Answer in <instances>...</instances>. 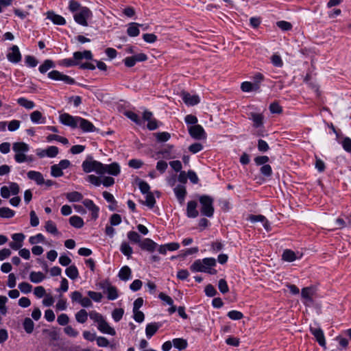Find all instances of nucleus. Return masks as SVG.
Instances as JSON below:
<instances>
[{"label":"nucleus","instance_id":"39","mask_svg":"<svg viewBox=\"0 0 351 351\" xmlns=\"http://www.w3.org/2000/svg\"><path fill=\"white\" fill-rule=\"evenodd\" d=\"M139 25L142 26V25H139L136 23H131L127 29V34L128 36L131 37L138 36L140 34V30L138 29Z\"/></svg>","mask_w":351,"mask_h":351},{"label":"nucleus","instance_id":"49","mask_svg":"<svg viewBox=\"0 0 351 351\" xmlns=\"http://www.w3.org/2000/svg\"><path fill=\"white\" fill-rule=\"evenodd\" d=\"M128 239L134 243H140L141 242V237L140 235L135 231H130L128 232Z\"/></svg>","mask_w":351,"mask_h":351},{"label":"nucleus","instance_id":"28","mask_svg":"<svg viewBox=\"0 0 351 351\" xmlns=\"http://www.w3.org/2000/svg\"><path fill=\"white\" fill-rule=\"evenodd\" d=\"M56 66L54 62L51 60L47 59L45 60L43 64H41L38 67V71L40 73L45 74L49 69H53Z\"/></svg>","mask_w":351,"mask_h":351},{"label":"nucleus","instance_id":"14","mask_svg":"<svg viewBox=\"0 0 351 351\" xmlns=\"http://www.w3.org/2000/svg\"><path fill=\"white\" fill-rule=\"evenodd\" d=\"M84 206L91 212V216L93 219L99 217V208L90 199H85L82 202Z\"/></svg>","mask_w":351,"mask_h":351},{"label":"nucleus","instance_id":"13","mask_svg":"<svg viewBox=\"0 0 351 351\" xmlns=\"http://www.w3.org/2000/svg\"><path fill=\"white\" fill-rule=\"evenodd\" d=\"M73 58L74 61H76V66H80V62L83 59L88 60H93V53L90 50H84V51H75L73 53Z\"/></svg>","mask_w":351,"mask_h":351},{"label":"nucleus","instance_id":"20","mask_svg":"<svg viewBox=\"0 0 351 351\" xmlns=\"http://www.w3.org/2000/svg\"><path fill=\"white\" fill-rule=\"evenodd\" d=\"M161 326L162 324L160 322H152L148 324L145 328L146 337L148 339L152 338Z\"/></svg>","mask_w":351,"mask_h":351},{"label":"nucleus","instance_id":"60","mask_svg":"<svg viewBox=\"0 0 351 351\" xmlns=\"http://www.w3.org/2000/svg\"><path fill=\"white\" fill-rule=\"evenodd\" d=\"M260 172L263 176L269 177L272 174L271 167L268 164L265 165L261 167Z\"/></svg>","mask_w":351,"mask_h":351},{"label":"nucleus","instance_id":"38","mask_svg":"<svg viewBox=\"0 0 351 351\" xmlns=\"http://www.w3.org/2000/svg\"><path fill=\"white\" fill-rule=\"evenodd\" d=\"M172 343L173 346L180 350H184L188 346L187 341L182 338L173 339Z\"/></svg>","mask_w":351,"mask_h":351},{"label":"nucleus","instance_id":"51","mask_svg":"<svg viewBox=\"0 0 351 351\" xmlns=\"http://www.w3.org/2000/svg\"><path fill=\"white\" fill-rule=\"evenodd\" d=\"M269 158L267 156H258L254 158V161L257 166H263L267 165Z\"/></svg>","mask_w":351,"mask_h":351},{"label":"nucleus","instance_id":"45","mask_svg":"<svg viewBox=\"0 0 351 351\" xmlns=\"http://www.w3.org/2000/svg\"><path fill=\"white\" fill-rule=\"evenodd\" d=\"M120 251L125 256L128 258L131 256L133 253V250L127 242H123L120 247Z\"/></svg>","mask_w":351,"mask_h":351},{"label":"nucleus","instance_id":"33","mask_svg":"<svg viewBox=\"0 0 351 351\" xmlns=\"http://www.w3.org/2000/svg\"><path fill=\"white\" fill-rule=\"evenodd\" d=\"M45 278V276L41 271H32L29 274V280L34 283H40Z\"/></svg>","mask_w":351,"mask_h":351},{"label":"nucleus","instance_id":"25","mask_svg":"<svg viewBox=\"0 0 351 351\" xmlns=\"http://www.w3.org/2000/svg\"><path fill=\"white\" fill-rule=\"evenodd\" d=\"M30 120L36 124L45 123L46 122V118L38 110H35L30 114Z\"/></svg>","mask_w":351,"mask_h":351},{"label":"nucleus","instance_id":"37","mask_svg":"<svg viewBox=\"0 0 351 351\" xmlns=\"http://www.w3.org/2000/svg\"><path fill=\"white\" fill-rule=\"evenodd\" d=\"M88 316L89 313H88L85 309L80 310L75 315L76 321L80 324L85 323L87 321Z\"/></svg>","mask_w":351,"mask_h":351},{"label":"nucleus","instance_id":"55","mask_svg":"<svg viewBox=\"0 0 351 351\" xmlns=\"http://www.w3.org/2000/svg\"><path fill=\"white\" fill-rule=\"evenodd\" d=\"M218 288L223 294L227 293L229 291V287L225 279H220L219 280Z\"/></svg>","mask_w":351,"mask_h":351},{"label":"nucleus","instance_id":"64","mask_svg":"<svg viewBox=\"0 0 351 351\" xmlns=\"http://www.w3.org/2000/svg\"><path fill=\"white\" fill-rule=\"evenodd\" d=\"M156 136L157 141L160 142H167L171 137L170 134L167 132H158Z\"/></svg>","mask_w":351,"mask_h":351},{"label":"nucleus","instance_id":"44","mask_svg":"<svg viewBox=\"0 0 351 351\" xmlns=\"http://www.w3.org/2000/svg\"><path fill=\"white\" fill-rule=\"evenodd\" d=\"M47 141L48 142L56 141L64 145H67L69 143V141L66 138L56 134H49L47 137Z\"/></svg>","mask_w":351,"mask_h":351},{"label":"nucleus","instance_id":"26","mask_svg":"<svg viewBox=\"0 0 351 351\" xmlns=\"http://www.w3.org/2000/svg\"><path fill=\"white\" fill-rule=\"evenodd\" d=\"M12 149L15 153L25 154L29 150V146L23 142H16L13 143Z\"/></svg>","mask_w":351,"mask_h":351},{"label":"nucleus","instance_id":"42","mask_svg":"<svg viewBox=\"0 0 351 351\" xmlns=\"http://www.w3.org/2000/svg\"><path fill=\"white\" fill-rule=\"evenodd\" d=\"M124 114L130 119L131 121L134 122L136 125H141L142 120L140 117L135 112L132 111H125Z\"/></svg>","mask_w":351,"mask_h":351},{"label":"nucleus","instance_id":"17","mask_svg":"<svg viewBox=\"0 0 351 351\" xmlns=\"http://www.w3.org/2000/svg\"><path fill=\"white\" fill-rule=\"evenodd\" d=\"M173 192L179 204L182 205L187 194L186 187L182 184H179L173 189Z\"/></svg>","mask_w":351,"mask_h":351},{"label":"nucleus","instance_id":"19","mask_svg":"<svg viewBox=\"0 0 351 351\" xmlns=\"http://www.w3.org/2000/svg\"><path fill=\"white\" fill-rule=\"evenodd\" d=\"M302 256V254H300L299 252L295 253L291 250H284L282 254V259L286 262H293L297 259H300Z\"/></svg>","mask_w":351,"mask_h":351},{"label":"nucleus","instance_id":"12","mask_svg":"<svg viewBox=\"0 0 351 351\" xmlns=\"http://www.w3.org/2000/svg\"><path fill=\"white\" fill-rule=\"evenodd\" d=\"M103 168H101L102 175L108 173L113 176H117L120 173L121 168L117 162H112L110 165L103 164Z\"/></svg>","mask_w":351,"mask_h":351},{"label":"nucleus","instance_id":"6","mask_svg":"<svg viewBox=\"0 0 351 351\" xmlns=\"http://www.w3.org/2000/svg\"><path fill=\"white\" fill-rule=\"evenodd\" d=\"M48 77L53 80L63 81L67 84H75V80L69 75H64L57 70H53L48 73Z\"/></svg>","mask_w":351,"mask_h":351},{"label":"nucleus","instance_id":"21","mask_svg":"<svg viewBox=\"0 0 351 351\" xmlns=\"http://www.w3.org/2000/svg\"><path fill=\"white\" fill-rule=\"evenodd\" d=\"M97 328L102 333L110 335L112 336L116 335L115 330L110 326L108 322H106L105 319H104L100 323L98 324Z\"/></svg>","mask_w":351,"mask_h":351},{"label":"nucleus","instance_id":"10","mask_svg":"<svg viewBox=\"0 0 351 351\" xmlns=\"http://www.w3.org/2000/svg\"><path fill=\"white\" fill-rule=\"evenodd\" d=\"M9 62L17 64L21 60V53L17 45H12L6 55Z\"/></svg>","mask_w":351,"mask_h":351},{"label":"nucleus","instance_id":"58","mask_svg":"<svg viewBox=\"0 0 351 351\" xmlns=\"http://www.w3.org/2000/svg\"><path fill=\"white\" fill-rule=\"evenodd\" d=\"M25 64L29 67H35L38 62L33 56H26L25 58Z\"/></svg>","mask_w":351,"mask_h":351},{"label":"nucleus","instance_id":"59","mask_svg":"<svg viewBox=\"0 0 351 351\" xmlns=\"http://www.w3.org/2000/svg\"><path fill=\"white\" fill-rule=\"evenodd\" d=\"M276 25L283 31H289L292 29V25L285 21H280L276 23Z\"/></svg>","mask_w":351,"mask_h":351},{"label":"nucleus","instance_id":"46","mask_svg":"<svg viewBox=\"0 0 351 351\" xmlns=\"http://www.w3.org/2000/svg\"><path fill=\"white\" fill-rule=\"evenodd\" d=\"M105 293L107 294V298L110 300H114L119 297L117 289L114 286L109 287Z\"/></svg>","mask_w":351,"mask_h":351},{"label":"nucleus","instance_id":"29","mask_svg":"<svg viewBox=\"0 0 351 351\" xmlns=\"http://www.w3.org/2000/svg\"><path fill=\"white\" fill-rule=\"evenodd\" d=\"M250 119L253 121L254 128H260L263 125V116L259 113L251 112Z\"/></svg>","mask_w":351,"mask_h":351},{"label":"nucleus","instance_id":"61","mask_svg":"<svg viewBox=\"0 0 351 351\" xmlns=\"http://www.w3.org/2000/svg\"><path fill=\"white\" fill-rule=\"evenodd\" d=\"M257 147L261 152H266L269 149L268 143L262 139L258 141Z\"/></svg>","mask_w":351,"mask_h":351},{"label":"nucleus","instance_id":"41","mask_svg":"<svg viewBox=\"0 0 351 351\" xmlns=\"http://www.w3.org/2000/svg\"><path fill=\"white\" fill-rule=\"evenodd\" d=\"M23 326L25 331L27 334H31L33 332L34 328V323L29 317H26L24 319Z\"/></svg>","mask_w":351,"mask_h":351},{"label":"nucleus","instance_id":"22","mask_svg":"<svg viewBox=\"0 0 351 351\" xmlns=\"http://www.w3.org/2000/svg\"><path fill=\"white\" fill-rule=\"evenodd\" d=\"M29 180H34L38 185H42L45 182L43 174L39 171H29L27 173Z\"/></svg>","mask_w":351,"mask_h":351},{"label":"nucleus","instance_id":"2","mask_svg":"<svg viewBox=\"0 0 351 351\" xmlns=\"http://www.w3.org/2000/svg\"><path fill=\"white\" fill-rule=\"evenodd\" d=\"M199 201L201 205V214L206 217H213L215 212L213 198L207 195H202L199 196Z\"/></svg>","mask_w":351,"mask_h":351},{"label":"nucleus","instance_id":"47","mask_svg":"<svg viewBox=\"0 0 351 351\" xmlns=\"http://www.w3.org/2000/svg\"><path fill=\"white\" fill-rule=\"evenodd\" d=\"M18 287L20 289V291L24 294L29 293L32 289V286L29 283L26 282L19 283Z\"/></svg>","mask_w":351,"mask_h":351},{"label":"nucleus","instance_id":"40","mask_svg":"<svg viewBox=\"0 0 351 351\" xmlns=\"http://www.w3.org/2000/svg\"><path fill=\"white\" fill-rule=\"evenodd\" d=\"M15 215V211L8 207H2L0 208V217L10 219Z\"/></svg>","mask_w":351,"mask_h":351},{"label":"nucleus","instance_id":"8","mask_svg":"<svg viewBox=\"0 0 351 351\" xmlns=\"http://www.w3.org/2000/svg\"><path fill=\"white\" fill-rule=\"evenodd\" d=\"M189 133L191 136L197 140L206 138V134L203 127L200 125H192L189 128Z\"/></svg>","mask_w":351,"mask_h":351},{"label":"nucleus","instance_id":"16","mask_svg":"<svg viewBox=\"0 0 351 351\" xmlns=\"http://www.w3.org/2000/svg\"><path fill=\"white\" fill-rule=\"evenodd\" d=\"M77 128H80L84 132H93L97 130L90 121L82 117H80Z\"/></svg>","mask_w":351,"mask_h":351},{"label":"nucleus","instance_id":"35","mask_svg":"<svg viewBox=\"0 0 351 351\" xmlns=\"http://www.w3.org/2000/svg\"><path fill=\"white\" fill-rule=\"evenodd\" d=\"M66 197L70 202H80L83 199L82 194L77 191H73L66 193Z\"/></svg>","mask_w":351,"mask_h":351},{"label":"nucleus","instance_id":"7","mask_svg":"<svg viewBox=\"0 0 351 351\" xmlns=\"http://www.w3.org/2000/svg\"><path fill=\"white\" fill-rule=\"evenodd\" d=\"M315 294V289L313 287H304L301 291V296L304 300L305 306H310L313 303V295Z\"/></svg>","mask_w":351,"mask_h":351},{"label":"nucleus","instance_id":"56","mask_svg":"<svg viewBox=\"0 0 351 351\" xmlns=\"http://www.w3.org/2000/svg\"><path fill=\"white\" fill-rule=\"evenodd\" d=\"M89 317L92 320L97 324L100 323L104 319L101 314L95 311H90L89 313Z\"/></svg>","mask_w":351,"mask_h":351},{"label":"nucleus","instance_id":"34","mask_svg":"<svg viewBox=\"0 0 351 351\" xmlns=\"http://www.w3.org/2000/svg\"><path fill=\"white\" fill-rule=\"evenodd\" d=\"M17 103L21 106H23V108H25L27 110L33 109L35 107L34 102L33 101L28 100L25 97H19L17 99Z\"/></svg>","mask_w":351,"mask_h":351},{"label":"nucleus","instance_id":"48","mask_svg":"<svg viewBox=\"0 0 351 351\" xmlns=\"http://www.w3.org/2000/svg\"><path fill=\"white\" fill-rule=\"evenodd\" d=\"M44 241L45 237L41 233H38L35 236H32L29 238V242L32 245H35L38 243H43Z\"/></svg>","mask_w":351,"mask_h":351},{"label":"nucleus","instance_id":"4","mask_svg":"<svg viewBox=\"0 0 351 351\" xmlns=\"http://www.w3.org/2000/svg\"><path fill=\"white\" fill-rule=\"evenodd\" d=\"M82 167L85 173L95 171L97 173L102 175L101 168L104 167L103 163L93 160L92 157L83 161Z\"/></svg>","mask_w":351,"mask_h":351},{"label":"nucleus","instance_id":"24","mask_svg":"<svg viewBox=\"0 0 351 351\" xmlns=\"http://www.w3.org/2000/svg\"><path fill=\"white\" fill-rule=\"evenodd\" d=\"M47 19L51 20L56 25H63L66 23V20L63 16L56 14L52 11L47 12Z\"/></svg>","mask_w":351,"mask_h":351},{"label":"nucleus","instance_id":"23","mask_svg":"<svg viewBox=\"0 0 351 351\" xmlns=\"http://www.w3.org/2000/svg\"><path fill=\"white\" fill-rule=\"evenodd\" d=\"M249 220L252 223L261 222L263 223V227L267 231L269 230L270 224L266 217L261 215H251L249 217Z\"/></svg>","mask_w":351,"mask_h":351},{"label":"nucleus","instance_id":"36","mask_svg":"<svg viewBox=\"0 0 351 351\" xmlns=\"http://www.w3.org/2000/svg\"><path fill=\"white\" fill-rule=\"evenodd\" d=\"M70 224L76 228H81L84 226L83 219L79 216L73 215L69 218Z\"/></svg>","mask_w":351,"mask_h":351},{"label":"nucleus","instance_id":"43","mask_svg":"<svg viewBox=\"0 0 351 351\" xmlns=\"http://www.w3.org/2000/svg\"><path fill=\"white\" fill-rule=\"evenodd\" d=\"M45 228L49 233L56 235L58 233L57 227L53 221L49 220L45 222Z\"/></svg>","mask_w":351,"mask_h":351},{"label":"nucleus","instance_id":"53","mask_svg":"<svg viewBox=\"0 0 351 351\" xmlns=\"http://www.w3.org/2000/svg\"><path fill=\"white\" fill-rule=\"evenodd\" d=\"M227 316L232 320H239L243 317V313L236 310L229 311Z\"/></svg>","mask_w":351,"mask_h":351},{"label":"nucleus","instance_id":"32","mask_svg":"<svg viewBox=\"0 0 351 351\" xmlns=\"http://www.w3.org/2000/svg\"><path fill=\"white\" fill-rule=\"evenodd\" d=\"M260 86L257 84H253L250 82H243L241 85V88L243 92L249 93L253 90H257Z\"/></svg>","mask_w":351,"mask_h":351},{"label":"nucleus","instance_id":"27","mask_svg":"<svg viewBox=\"0 0 351 351\" xmlns=\"http://www.w3.org/2000/svg\"><path fill=\"white\" fill-rule=\"evenodd\" d=\"M156 245L157 244L150 239H145L143 242L139 243L141 249L149 252H154L156 249Z\"/></svg>","mask_w":351,"mask_h":351},{"label":"nucleus","instance_id":"15","mask_svg":"<svg viewBox=\"0 0 351 351\" xmlns=\"http://www.w3.org/2000/svg\"><path fill=\"white\" fill-rule=\"evenodd\" d=\"M182 99L187 106H195L199 103V97L197 95H191L189 93L183 92L181 95Z\"/></svg>","mask_w":351,"mask_h":351},{"label":"nucleus","instance_id":"9","mask_svg":"<svg viewBox=\"0 0 351 351\" xmlns=\"http://www.w3.org/2000/svg\"><path fill=\"white\" fill-rule=\"evenodd\" d=\"M147 60V56L143 53H140L132 56L126 57L123 62L127 67L134 66L136 62H144Z\"/></svg>","mask_w":351,"mask_h":351},{"label":"nucleus","instance_id":"31","mask_svg":"<svg viewBox=\"0 0 351 351\" xmlns=\"http://www.w3.org/2000/svg\"><path fill=\"white\" fill-rule=\"evenodd\" d=\"M66 275L71 280H75L79 276V271L74 265H70L65 269Z\"/></svg>","mask_w":351,"mask_h":351},{"label":"nucleus","instance_id":"1","mask_svg":"<svg viewBox=\"0 0 351 351\" xmlns=\"http://www.w3.org/2000/svg\"><path fill=\"white\" fill-rule=\"evenodd\" d=\"M216 260L214 258H204L197 259L190 266L193 272H204L211 275L217 274V270L213 267L216 266Z\"/></svg>","mask_w":351,"mask_h":351},{"label":"nucleus","instance_id":"3","mask_svg":"<svg viewBox=\"0 0 351 351\" xmlns=\"http://www.w3.org/2000/svg\"><path fill=\"white\" fill-rule=\"evenodd\" d=\"M93 17L91 10L87 7H82L80 10L73 15L75 21L82 26H88L87 21Z\"/></svg>","mask_w":351,"mask_h":351},{"label":"nucleus","instance_id":"11","mask_svg":"<svg viewBox=\"0 0 351 351\" xmlns=\"http://www.w3.org/2000/svg\"><path fill=\"white\" fill-rule=\"evenodd\" d=\"M311 333L315 337V340L320 346L326 348V339L323 330L321 328L310 327Z\"/></svg>","mask_w":351,"mask_h":351},{"label":"nucleus","instance_id":"30","mask_svg":"<svg viewBox=\"0 0 351 351\" xmlns=\"http://www.w3.org/2000/svg\"><path fill=\"white\" fill-rule=\"evenodd\" d=\"M132 271L128 266H124L119 270L118 276L124 281L128 280L131 278Z\"/></svg>","mask_w":351,"mask_h":351},{"label":"nucleus","instance_id":"62","mask_svg":"<svg viewBox=\"0 0 351 351\" xmlns=\"http://www.w3.org/2000/svg\"><path fill=\"white\" fill-rule=\"evenodd\" d=\"M86 180L96 186H99L101 184L100 178L93 174L88 175Z\"/></svg>","mask_w":351,"mask_h":351},{"label":"nucleus","instance_id":"5","mask_svg":"<svg viewBox=\"0 0 351 351\" xmlns=\"http://www.w3.org/2000/svg\"><path fill=\"white\" fill-rule=\"evenodd\" d=\"M80 117L72 116L69 113H63L59 116L60 122L66 126L71 127V128H77L78 121Z\"/></svg>","mask_w":351,"mask_h":351},{"label":"nucleus","instance_id":"52","mask_svg":"<svg viewBox=\"0 0 351 351\" xmlns=\"http://www.w3.org/2000/svg\"><path fill=\"white\" fill-rule=\"evenodd\" d=\"M124 314V310L123 308H115L112 313V317L113 319L117 322H119Z\"/></svg>","mask_w":351,"mask_h":351},{"label":"nucleus","instance_id":"63","mask_svg":"<svg viewBox=\"0 0 351 351\" xmlns=\"http://www.w3.org/2000/svg\"><path fill=\"white\" fill-rule=\"evenodd\" d=\"M87 294L90 299H92L93 301L97 302H101L102 297H103L102 294L101 293L95 292V291H88L87 292Z\"/></svg>","mask_w":351,"mask_h":351},{"label":"nucleus","instance_id":"57","mask_svg":"<svg viewBox=\"0 0 351 351\" xmlns=\"http://www.w3.org/2000/svg\"><path fill=\"white\" fill-rule=\"evenodd\" d=\"M46 149L47 156L49 158L56 157L58 152L59 149L56 146H49Z\"/></svg>","mask_w":351,"mask_h":351},{"label":"nucleus","instance_id":"50","mask_svg":"<svg viewBox=\"0 0 351 351\" xmlns=\"http://www.w3.org/2000/svg\"><path fill=\"white\" fill-rule=\"evenodd\" d=\"M51 175L54 178H59L64 175L63 170H62L58 165H53L51 167Z\"/></svg>","mask_w":351,"mask_h":351},{"label":"nucleus","instance_id":"18","mask_svg":"<svg viewBox=\"0 0 351 351\" xmlns=\"http://www.w3.org/2000/svg\"><path fill=\"white\" fill-rule=\"evenodd\" d=\"M197 202L194 200L188 202L186 206V215L189 218H196L199 215V212L197 209Z\"/></svg>","mask_w":351,"mask_h":351},{"label":"nucleus","instance_id":"54","mask_svg":"<svg viewBox=\"0 0 351 351\" xmlns=\"http://www.w3.org/2000/svg\"><path fill=\"white\" fill-rule=\"evenodd\" d=\"M145 204L150 208H152L154 206L156 199L152 193L146 194Z\"/></svg>","mask_w":351,"mask_h":351}]
</instances>
